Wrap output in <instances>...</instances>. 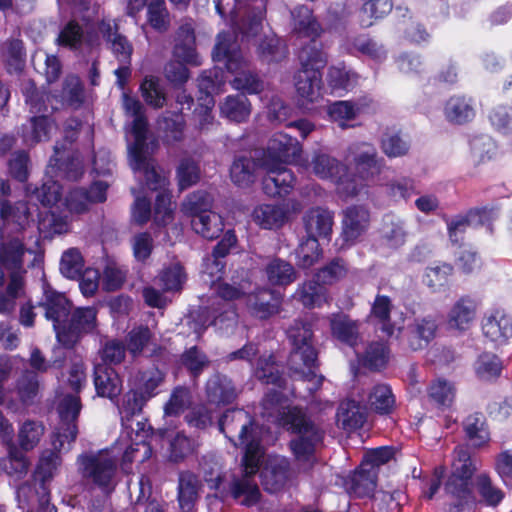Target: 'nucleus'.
Segmentation results:
<instances>
[{
  "label": "nucleus",
  "mask_w": 512,
  "mask_h": 512,
  "mask_svg": "<svg viewBox=\"0 0 512 512\" xmlns=\"http://www.w3.org/2000/svg\"><path fill=\"white\" fill-rule=\"evenodd\" d=\"M312 171L320 178L334 179L344 167L334 158L326 154L316 155L311 163Z\"/></svg>",
  "instance_id": "de8ad7c7"
},
{
  "label": "nucleus",
  "mask_w": 512,
  "mask_h": 512,
  "mask_svg": "<svg viewBox=\"0 0 512 512\" xmlns=\"http://www.w3.org/2000/svg\"><path fill=\"white\" fill-rule=\"evenodd\" d=\"M394 456V450L391 447H379L369 450L361 462L363 467L372 468L377 471V467L390 461Z\"/></svg>",
  "instance_id": "680f3d73"
},
{
  "label": "nucleus",
  "mask_w": 512,
  "mask_h": 512,
  "mask_svg": "<svg viewBox=\"0 0 512 512\" xmlns=\"http://www.w3.org/2000/svg\"><path fill=\"white\" fill-rule=\"evenodd\" d=\"M452 272L453 267L447 263L428 267L424 275V282L433 290H438L448 283Z\"/></svg>",
  "instance_id": "8fccbe9b"
},
{
  "label": "nucleus",
  "mask_w": 512,
  "mask_h": 512,
  "mask_svg": "<svg viewBox=\"0 0 512 512\" xmlns=\"http://www.w3.org/2000/svg\"><path fill=\"white\" fill-rule=\"evenodd\" d=\"M302 69H319L326 64L325 55L315 45L303 48L299 53Z\"/></svg>",
  "instance_id": "0e129e2a"
},
{
  "label": "nucleus",
  "mask_w": 512,
  "mask_h": 512,
  "mask_svg": "<svg viewBox=\"0 0 512 512\" xmlns=\"http://www.w3.org/2000/svg\"><path fill=\"white\" fill-rule=\"evenodd\" d=\"M320 73L313 69H301L295 76L298 102L302 106L317 102L320 98Z\"/></svg>",
  "instance_id": "a211bd4d"
},
{
  "label": "nucleus",
  "mask_w": 512,
  "mask_h": 512,
  "mask_svg": "<svg viewBox=\"0 0 512 512\" xmlns=\"http://www.w3.org/2000/svg\"><path fill=\"white\" fill-rule=\"evenodd\" d=\"M255 375L265 383L276 384L280 380L278 365L272 360V356L258 360Z\"/></svg>",
  "instance_id": "e2e57ef3"
},
{
  "label": "nucleus",
  "mask_w": 512,
  "mask_h": 512,
  "mask_svg": "<svg viewBox=\"0 0 512 512\" xmlns=\"http://www.w3.org/2000/svg\"><path fill=\"white\" fill-rule=\"evenodd\" d=\"M284 423L290 425V429L298 434V437L290 442L295 458L298 461L308 460L314 452L315 445L322 439L321 432L297 408L288 409Z\"/></svg>",
  "instance_id": "0eeeda50"
},
{
  "label": "nucleus",
  "mask_w": 512,
  "mask_h": 512,
  "mask_svg": "<svg viewBox=\"0 0 512 512\" xmlns=\"http://www.w3.org/2000/svg\"><path fill=\"white\" fill-rule=\"evenodd\" d=\"M220 430L235 445H244L246 449L247 444L254 440L261 447L258 431L251 423L249 415L243 410L226 412L220 420Z\"/></svg>",
  "instance_id": "9b49d317"
},
{
  "label": "nucleus",
  "mask_w": 512,
  "mask_h": 512,
  "mask_svg": "<svg viewBox=\"0 0 512 512\" xmlns=\"http://www.w3.org/2000/svg\"><path fill=\"white\" fill-rule=\"evenodd\" d=\"M43 435L44 426L41 423L27 420L18 430L19 445L25 451L32 450L38 445Z\"/></svg>",
  "instance_id": "37998d69"
},
{
  "label": "nucleus",
  "mask_w": 512,
  "mask_h": 512,
  "mask_svg": "<svg viewBox=\"0 0 512 512\" xmlns=\"http://www.w3.org/2000/svg\"><path fill=\"white\" fill-rule=\"evenodd\" d=\"M329 114L333 121L338 122L344 128L346 121L356 117L357 109L348 101H339L329 107Z\"/></svg>",
  "instance_id": "338daca9"
},
{
  "label": "nucleus",
  "mask_w": 512,
  "mask_h": 512,
  "mask_svg": "<svg viewBox=\"0 0 512 512\" xmlns=\"http://www.w3.org/2000/svg\"><path fill=\"white\" fill-rule=\"evenodd\" d=\"M464 430L467 438L474 447H483L490 440L485 418L480 413H473L465 419Z\"/></svg>",
  "instance_id": "c9c22d12"
},
{
  "label": "nucleus",
  "mask_w": 512,
  "mask_h": 512,
  "mask_svg": "<svg viewBox=\"0 0 512 512\" xmlns=\"http://www.w3.org/2000/svg\"><path fill=\"white\" fill-rule=\"evenodd\" d=\"M302 151L300 143L284 133H276L269 141L261 161L288 164L296 161Z\"/></svg>",
  "instance_id": "4468645a"
},
{
  "label": "nucleus",
  "mask_w": 512,
  "mask_h": 512,
  "mask_svg": "<svg viewBox=\"0 0 512 512\" xmlns=\"http://www.w3.org/2000/svg\"><path fill=\"white\" fill-rule=\"evenodd\" d=\"M25 248L18 239H12L0 246V265L8 271L23 269Z\"/></svg>",
  "instance_id": "f704fd0d"
},
{
  "label": "nucleus",
  "mask_w": 512,
  "mask_h": 512,
  "mask_svg": "<svg viewBox=\"0 0 512 512\" xmlns=\"http://www.w3.org/2000/svg\"><path fill=\"white\" fill-rule=\"evenodd\" d=\"M476 373L483 380H491L500 375L502 363L496 355L482 354L476 362Z\"/></svg>",
  "instance_id": "603ef678"
},
{
  "label": "nucleus",
  "mask_w": 512,
  "mask_h": 512,
  "mask_svg": "<svg viewBox=\"0 0 512 512\" xmlns=\"http://www.w3.org/2000/svg\"><path fill=\"white\" fill-rule=\"evenodd\" d=\"M262 454L261 447L254 440L248 443L242 459L244 474L231 483V495L234 499L239 500L242 505L252 506L260 499V490L252 476L259 469V460Z\"/></svg>",
  "instance_id": "39448f33"
},
{
  "label": "nucleus",
  "mask_w": 512,
  "mask_h": 512,
  "mask_svg": "<svg viewBox=\"0 0 512 512\" xmlns=\"http://www.w3.org/2000/svg\"><path fill=\"white\" fill-rule=\"evenodd\" d=\"M368 405L378 413H390L395 406V398L390 387L385 384L375 385L369 393Z\"/></svg>",
  "instance_id": "a19ab883"
},
{
  "label": "nucleus",
  "mask_w": 512,
  "mask_h": 512,
  "mask_svg": "<svg viewBox=\"0 0 512 512\" xmlns=\"http://www.w3.org/2000/svg\"><path fill=\"white\" fill-rule=\"evenodd\" d=\"M446 117L455 123H464L475 116L472 105L463 97H452L446 104Z\"/></svg>",
  "instance_id": "c03bdc74"
},
{
  "label": "nucleus",
  "mask_w": 512,
  "mask_h": 512,
  "mask_svg": "<svg viewBox=\"0 0 512 512\" xmlns=\"http://www.w3.org/2000/svg\"><path fill=\"white\" fill-rule=\"evenodd\" d=\"M45 311V317L52 321L58 341L64 346L71 347L78 341V334L75 331H67L71 303L61 293L45 289L44 298L40 303Z\"/></svg>",
  "instance_id": "423d86ee"
},
{
  "label": "nucleus",
  "mask_w": 512,
  "mask_h": 512,
  "mask_svg": "<svg viewBox=\"0 0 512 512\" xmlns=\"http://www.w3.org/2000/svg\"><path fill=\"white\" fill-rule=\"evenodd\" d=\"M220 112L230 121L244 122L251 114V103L245 95H230L220 104Z\"/></svg>",
  "instance_id": "2f4dec72"
},
{
  "label": "nucleus",
  "mask_w": 512,
  "mask_h": 512,
  "mask_svg": "<svg viewBox=\"0 0 512 512\" xmlns=\"http://www.w3.org/2000/svg\"><path fill=\"white\" fill-rule=\"evenodd\" d=\"M135 171L143 172L146 184L151 190H161L156 199L154 208V221L159 225H167L173 220V211L175 204L171 200V195L166 191L167 178L165 174L158 170L152 159H146L140 168Z\"/></svg>",
  "instance_id": "9d476101"
},
{
  "label": "nucleus",
  "mask_w": 512,
  "mask_h": 512,
  "mask_svg": "<svg viewBox=\"0 0 512 512\" xmlns=\"http://www.w3.org/2000/svg\"><path fill=\"white\" fill-rule=\"evenodd\" d=\"M123 108L127 115L134 118L131 129L134 143L129 147V157L131 167L138 169L142 163H146V159H149L148 146L145 142L147 121L142 113V104L126 93L123 94Z\"/></svg>",
  "instance_id": "1a4fd4ad"
},
{
  "label": "nucleus",
  "mask_w": 512,
  "mask_h": 512,
  "mask_svg": "<svg viewBox=\"0 0 512 512\" xmlns=\"http://www.w3.org/2000/svg\"><path fill=\"white\" fill-rule=\"evenodd\" d=\"M140 90L143 99L149 106L159 109L165 105L166 97L156 77L146 76Z\"/></svg>",
  "instance_id": "49530a36"
},
{
  "label": "nucleus",
  "mask_w": 512,
  "mask_h": 512,
  "mask_svg": "<svg viewBox=\"0 0 512 512\" xmlns=\"http://www.w3.org/2000/svg\"><path fill=\"white\" fill-rule=\"evenodd\" d=\"M354 163L356 173H348L344 169L333 179L340 196H355L364 187L365 181L378 171L376 149L368 144L357 147Z\"/></svg>",
  "instance_id": "20e7f679"
},
{
  "label": "nucleus",
  "mask_w": 512,
  "mask_h": 512,
  "mask_svg": "<svg viewBox=\"0 0 512 512\" xmlns=\"http://www.w3.org/2000/svg\"><path fill=\"white\" fill-rule=\"evenodd\" d=\"M78 469L89 483L99 487L105 493L114 490L117 484V456L109 449L92 453H83L77 458Z\"/></svg>",
  "instance_id": "7ed1b4c3"
},
{
  "label": "nucleus",
  "mask_w": 512,
  "mask_h": 512,
  "mask_svg": "<svg viewBox=\"0 0 512 512\" xmlns=\"http://www.w3.org/2000/svg\"><path fill=\"white\" fill-rule=\"evenodd\" d=\"M97 312L92 307L77 309L69 322L67 331H75L78 338L82 332H91L96 328Z\"/></svg>",
  "instance_id": "a18cd8bd"
},
{
  "label": "nucleus",
  "mask_w": 512,
  "mask_h": 512,
  "mask_svg": "<svg viewBox=\"0 0 512 512\" xmlns=\"http://www.w3.org/2000/svg\"><path fill=\"white\" fill-rule=\"evenodd\" d=\"M449 506L447 512H462L471 501L472 481L449 474L444 486Z\"/></svg>",
  "instance_id": "f3484780"
},
{
  "label": "nucleus",
  "mask_w": 512,
  "mask_h": 512,
  "mask_svg": "<svg viewBox=\"0 0 512 512\" xmlns=\"http://www.w3.org/2000/svg\"><path fill=\"white\" fill-rule=\"evenodd\" d=\"M82 42H86L89 46H93L98 43V37L89 31L84 35L81 27L75 21H70L61 30L57 38V43L59 45L69 47L71 49L78 48Z\"/></svg>",
  "instance_id": "72a5a7b5"
},
{
  "label": "nucleus",
  "mask_w": 512,
  "mask_h": 512,
  "mask_svg": "<svg viewBox=\"0 0 512 512\" xmlns=\"http://www.w3.org/2000/svg\"><path fill=\"white\" fill-rule=\"evenodd\" d=\"M475 317V307L471 301L457 302L449 313V327L456 330L467 329Z\"/></svg>",
  "instance_id": "79ce46f5"
},
{
  "label": "nucleus",
  "mask_w": 512,
  "mask_h": 512,
  "mask_svg": "<svg viewBox=\"0 0 512 512\" xmlns=\"http://www.w3.org/2000/svg\"><path fill=\"white\" fill-rule=\"evenodd\" d=\"M266 276L273 285H289L296 279L294 267L282 259H273L266 266Z\"/></svg>",
  "instance_id": "4c0bfd02"
},
{
  "label": "nucleus",
  "mask_w": 512,
  "mask_h": 512,
  "mask_svg": "<svg viewBox=\"0 0 512 512\" xmlns=\"http://www.w3.org/2000/svg\"><path fill=\"white\" fill-rule=\"evenodd\" d=\"M82 269L83 259L79 251L70 249L63 254L60 270L65 277L75 279L80 276Z\"/></svg>",
  "instance_id": "4d7b16f0"
},
{
  "label": "nucleus",
  "mask_w": 512,
  "mask_h": 512,
  "mask_svg": "<svg viewBox=\"0 0 512 512\" xmlns=\"http://www.w3.org/2000/svg\"><path fill=\"white\" fill-rule=\"evenodd\" d=\"M333 219L329 211L313 209L305 218V227L308 236L314 238H327L332 231Z\"/></svg>",
  "instance_id": "7c9ffc66"
},
{
  "label": "nucleus",
  "mask_w": 512,
  "mask_h": 512,
  "mask_svg": "<svg viewBox=\"0 0 512 512\" xmlns=\"http://www.w3.org/2000/svg\"><path fill=\"white\" fill-rule=\"evenodd\" d=\"M215 61H225L227 69L235 74L231 85L236 90H242L249 94L258 93L262 89V83L247 68V62L237 51L232 41V36L226 33L218 35V41L213 52Z\"/></svg>",
  "instance_id": "f03ea898"
},
{
  "label": "nucleus",
  "mask_w": 512,
  "mask_h": 512,
  "mask_svg": "<svg viewBox=\"0 0 512 512\" xmlns=\"http://www.w3.org/2000/svg\"><path fill=\"white\" fill-rule=\"evenodd\" d=\"M94 384L98 395L113 398L121 392V380L110 367L99 365L95 369Z\"/></svg>",
  "instance_id": "c85d7f7f"
},
{
  "label": "nucleus",
  "mask_w": 512,
  "mask_h": 512,
  "mask_svg": "<svg viewBox=\"0 0 512 512\" xmlns=\"http://www.w3.org/2000/svg\"><path fill=\"white\" fill-rule=\"evenodd\" d=\"M476 487L482 499L491 506L497 505L503 499V493L492 484L490 477L480 474L476 478Z\"/></svg>",
  "instance_id": "13d9d810"
},
{
  "label": "nucleus",
  "mask_w": 512,
  "mask_h": 512,
  "mask_svg": "<svg viewBox=\"0 0 512 512\" xmlns=\"http://www.w3.org/2000/svg\"><path fill=\"white\" fill-rule=\"evenodd\" d=\"M288 336L294 346L290 359L292 368L311 382L310 390L318 389L323 377L316 373L317 353L312 344L313 334L310 326L296 322L288 330Z\"/></svg>",
  "instance_id": "f257e3e1"
},
{
  "label": "nucleus",
  "mask_w": 512,
  "mask_h": 512,
  "mask_svg": "<svg viewBox=\"0 0 512 512\" xmlns=\"http://www.w3.org/2000/svg\"><path fill=\"white\" fill-rule=\"evenodd\" d=\"M50 128L51 124L46 117H33L23 132L24 141L31 145L42 141L47 137Z\"/></svg>",
  "instance_id": "864d4df0"
},
{
  "label": "nucleus",
  "mask_w": 512,
  "mask_h": 512,
  "mask_svg": "<svg viewBox=\"0 0 512 512\" xmlns=\"http://www.w3.org/2000/svg\"><path fill=\"white\" fill-rule=\"evenodd\" d=\"M437 325L430 317L416 319L408 330V343L411 349H423L434 338Z\"/></svg>",
  "instance_id": "bb28decb"
},
{
  "label": "nucleus",
  "mask_w": 512,
  "mask_h": 512,
  "mask_svg": "<svg viewBox=\"0 0 512 512\" xmlns=\"http://www.w3.org/2000/svg\"><path fill=\"white\" fill-rule=\"evenodd\" d=\"M300 301L306 307L321 306L327 302V292L319 282L304 283L299 292Z\"/></svg>",
  "instance_id": "09e8293b"
},
{
  "label": "nucleus",
  "mask_w": 512,
  "mask_h": 512,
  "mask_svg": "<svg viewBox=\"0 0 512 512\" xmlns=\"http://www.w3.org/2000/svg\"><path fill=\"white\" fill-rule=\"evenodd\" d=\"M294 29L297 33L313 37L318 33V24L307 7H299L293 13Z\"/></svg>",
  "instance_id": "3c124183"
},
{
  "label": "nucleus",
  "mask_w": 512,
  "mask_h": 512,
  "mask_svg": "<svg viewBox=\"0 0 512 512\" xmlns=\"http://www.w3.org/2000/svg\"><path fill=\"white\" fill-rule=\"evenodd\" d=\"M152 334L147 327L131 330L127 338V349L134 357L141 355L151 342Z\"/></svg>",
  "instance_id": "5fc2aeb1"
},
{
  "label": "nucleus",
  "mask_w": 512,
  "mask_h": 512,
  "mask_svg": "<svg viewBox=\"0 0 512 512\" xmlns=\"http://www.w3.org/2000/svg\"><path fill=\"white\" fill-rule=\"evenodd\" d=\"M205 198L192 195L182 204V211L191 217L193 230L206 239H214L223 230L222 217L207 208Z\"/></svg>",
  "instance_id": "6e6552de"
},
{
  "label": "nucleus",
  "mask_w": 512,
  "mask_h": 512,
  "mask_svg": "<svg viewBox=\"0 0 512 512\" xmlns=\"http://www.w3.org/2000/svg\"><path fill=\"white\" fill-rule=\"evenodd\" d=\"M281 297L279 294L261 289L246 297V305L251 313L261 319H266L279 311Z\"/></svg>",
  "instance_id": "aec40b11"
},
{
  "label": "nucleus",
  "mask_w": 512,
  "mask_h": 512,
  "mask_svg": "<svg viewBox=\"0 0 512 512\" xmlns=\"http://www.w3.org/2000/svg\"><path fill=\"white\" fill-rule=\"evenodd\" d=\"M320 255L318 239L310 236L300 244L297 250L299 264L304 268H308L316 263Z\"/></svg>",
  "instance_id": "6e6d98bb"
},
{
  "label": "nucleus",
  "mask_w": 512,
  "mask_h": 512,
  "mask_svg": "<svg viewBox=\"0 0 512 512\" xmlns=\"http://www.w3.org/2000/svg\"><path fill=\"white\" fill-rule=\"evenodd\" d=\"M262 485L269 492H278L291 485L296 472L291 468L289 460L280 455L267 457L261 470Z\"/></svg>",
  "instance_id": "ddd939ff"
},
{
  "label": "nucleus",
  "mask_w": 512,
  "mask_h": 512,
  "mask_svg": "<svg viewBox=\"0 0 512 512\" xmlns=\"http://www.w3.org/2000/svg\"><path fill=\"white\" fill-rule=\"evenodd\" d=\"M284 165L270 161H261L262 169L267 173V176L263 179V189L267 195L286 194L293 187L295 182L294 175Z\"/></svg>",
  "instance_id": "2eb2a0df"
},
{
  "label": "nucleus",
  "mask_w": 512,
  "mask_h": 512,
  "mask_svg": "<svg viewBox=\"0 0 512 512\" xmlns=\"http://www.w3.org/2000/svg\"><path fill=\"white\" fill-rule=\"evenodd\" d=\"M376 478V470L363 467L361 464L359 469L345 480V489L355 497L370 496L375 490Z\"/></svg>",
  "instance_id": "5701e85b"
},
{
  "label": "nucleus",
  "mask_w": 512,
  "mask_h": 512,
  "mask_svg": "<svg viewBox=\"0 0 512 512\" xmlns=\"http://www.w3.org/2000/svg\"><path fill=\"white\" fill-rule=\"evenodd\" d=\"M163 377L158 369L142 372L138 378L137 391L143 400L152 396Z\"/></svg>",
  "instance_id": "bf43d9fd"
},
{
  "label": "nucleus",
  "mask_w": 512,
  "mask_h": 512,
  "mask_svg": "<svg viewBox=\"0 0 512 512\" xmlns=\"http://www.w3.org/2000/svg\"><path fill=\"white\" fill-rule=\"evenodd\" d=\"M98 28L103 38L110 44L115 57L123 64H130L133 47L125 36L118 33L116 22L102 20Z\"/></svg>",
  "instance_id": "6ab92c4d"
},
{
  "label": "nucleus",
  "mask_w": 512,
  "mask_h": 512,
  "mask_svg": "<svg viewBox=\"0 0 512 512\" xmlns=\"http://www.w3.org/2000/svg\"><path fill=\"white\" fill-rule=\"evenodd\" d=\"M476 470V463L468 449L463 446L456 447L453 452L450 474L472 481V476Z\"/></svg>",
  "instance_id": "ea45409f"
},
{
  "label": "nucleus",
  "mask_w": 512,
  "mask_h": 512,
  "mask_svg": "<svg viewBox=\"0 0 512 512\" xmlns=\"http://www.w3.org/2000/svg\"><path fill=\"white\" fill-rule=\"evenodd\" d=\"M176 41L177 43L174 48L175 56L186 62L193 61L195 55V35L191 23H184L180 26Z\"/></svg>",
  "instance_id": "58836bf2"
},
{
  "label": "nucleus",
  "mask_w": 512,
  "mask_h": 512,
  "mask_svg": "<svg viewBox=\"0 0 512 512\" xmlns=\"http://www.w3.org/2000/svg\"><path fill=\"white\" fill-rule=\"evenodd\" d=\"M365 414L353 400L343 401L337 411L336 423L346 432L355 431L363 426Z\"/></svg>",
  "instance_id": "a878e982"
},
{
  "label": "nucleus",
  "mask_w": 512,
  "mask_h": 512,
  "mask_svg": "<svg viewBox=\"0 0 512 512\" xmlns=\"http://www.w3.org/2000/svg\"><path fill=\"white\" fill-rule=\"evenodd\" d=\"M200 483L191 473H182L179 478L178 501L183 512H190L199 497Z\"/></svg>",
  "instance_id": "473e14b6"
},
{
  "label": "nucleus",
  "mask_w": 512,
  "mask_h": 512,
  "mask_svg": "<svg viewBox=\"0 0 512 512\" xmlns=\"http://www.w3.org/2000/svg\"><path fill=\"white\" fill-rule=\"evenodd\" d=\"M207 393L212 403H230L234 397V390L228 386H223L219 380L212 379L207 384Z\"/></svg>",
  "instance_id": "69168bd1"
},
{
  "label": "nucleus",
  "mask_w": 512,
  "mask_h": 512,
  "mask_svg": "<svg viewBox=\"0 0 512 512\" xmlns=\"http://www.w3.org/2000/svg\"><path fill=\"white\" fill-rule=\"evenodd\" d=\"M146 24L157 33H166L171 26V17L164 0H153L148 3Z\"/></svg>",
  "instance_id": "e433bc0d"
},
{
  "label": "nucleus",
  "mask_w": 512,
  "mask_h": 512,
  "mask_svg": "<svg viewBox=\"0 0 512 512\" xmlns=\"http://www.w3.org/2000/svg\"><path fill=\"white\" fill-rule=\"evenodd\" d=\"M391 308L392 303L390 298L384 295H378L371 309V317L375 318L378 323L381 324V330L390 337L398 335L403 329V326L399 323L390 322Z\"/></svg>",
  "instance_id": "cd10ccee"
},
{
  "label": "nucleus",
  "mask_w": 512,
  "mask_h": 512,
  "mask_svg": "<svg viewBox=\"0 0 512 512\" xmlns=\"http://www.w3.org/2000/svg\"><path fill=\"white\" fill-rule=\"evenodd\" d=\"M301 210L298 203H287L284 207L261 204L254 208L252 212L253 221L264 229H274L281 227L289 218V213H297Z\"/></svg>",
  "instance_id": "dca6fc26"
},
{
  "label": "nucleus",
  "mask_w": 512,
  "mask_h": 512,
  "mask_svg": "<svg viewBox=\"0 0 512 512\" xmlns=\"http://www.w3.org/2000/svg\"><path fill=\"white\" fill-rule=\"evenodd\" d=\"M331 335L336 340L354 347L361 340L359 324L348 315L337 313L330 317Z\"/></svg>",
  "instance_id": "4be33fe9"
},
{
  "label": "nucleus",
  "mask_w": 512,
  "mask_h": 512,
  "mask_svg": "<svg viewBox=\"0 0 512 512\" xmlns=\"http://www.w3.org/2000/svg\"><path fill=\"white\" fill-rule=\"evenodd\" d=\"M81 410L80 399L74 395L65 396L60 405L59 413L62 419V424L54 433L52 445L55 450L65 449V444H70L76 439L77 427L74 424L79 412Z\"/></svg>",
  "instance_id": "f8f14e48"
},
{
  "label": "nucleus",
  "mask_w": 512,
  "mask_h": 512,
  "mask_svg": "<svg viewBox=\"0 0 512 512\" xmlns=\"http://www.w3.org/2000/svg\"><path fill=\"white\" fill-rule=\"evenodd\" d=\"M185 280V274L180 264H173L160 275V281L165 290H178Z\"/></svg>",
  "instance_id": "774afa93"
},
{
  "label": "nucleus",
  "mask_w": 512,
  "mask_h": 512,
  "mask_svg": "<svg viewBox=\"0 0 512 512\" xmlns=\"http://www.w3.org/2000/svg\"><path fill=\"white\" fill-rule=\"evenodd\" d=\"M457 394L456 386L453 382L437 378L433 380L427 388V395L431 403L440 409H449L452 407Z\"/></svg>",
  "instance_id": "393cba45"
},
{
  "label": "nucleus",
  "mask_w": 512,
  "mask_h": 512,
  "mask_svg": "<svg viewBox=\"0 0 512 512\" xmlns=\"http://www.w3.org/2000/svg\"><path fill=\"white\" fill-rule=\"evenodd\" d=\"M262 169L261 162L241 156L236 158L230 168V179L238 187L247 188L256 180V172Z\"/></svg>",
  "instance_id": "b1692460"
},
{
  "label": "nucleus",
  "mask_w": 512,
  "mask_h": 512,
  "mask_svg": "<svg viewBox=\"0 0 512 512\" xmlns=\"http://www.w3.org/2000/svg\"><path fill=\"white\" fill-rule=\"evenodd\" d=\"M484 335L501 345L512 337V321L502 310L492 312L483 323Z\"/></svg>",
  "instance_id": "412c9836"
},
{
  "label": "nucleus",
  "mask_w": 512,
  "mask_h": 512,
  "mask_svg": "<svg viewBox=\"0 0 512 512\" xmlns=\"http://www.w3.org/2000/svg\"><path fill=\"white\" fill-rule=\"evenodd\" d=\"M381 147L388 157H400L409 150L408 143L396 133H386L382 139Z\"/></svg>",
  "instance_id": "052dcab7"
},
{
  "label": "nucleus",
  "mask_w": 512,
  "mask_h": 512,
  "mask_svg": "<svg viewBox=\"0 0 512 512\" xmlns=\"http://www.w3.org/2000/svg\"><path fill=\"white\" fill-rule=\"evenodd\" d=\"M368 223L369 214L364 208H347L344 212L343 235L347 240H355L366 230Z\"/></svg>",
  "instance_id": "c756f323"
}]
</instances>
